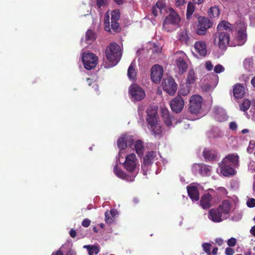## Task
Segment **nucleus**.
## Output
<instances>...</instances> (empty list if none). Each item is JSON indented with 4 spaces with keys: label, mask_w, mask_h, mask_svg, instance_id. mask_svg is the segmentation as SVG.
Listing matches in <instances>:
<instances>
[{
    "label": "nucleus",
    "mask_w": 255,
    "mask_h": 255,
    "mask_svg": "<svg viewBox=\"0 0 255 255\" xmlns=\"http://www.w3.org/2000/svg\"><path fill=\"white\" fill-rule=\"evenodd\" d=\"M139 163L134 153L126 154L120 151L116 157L114 171L118 177L128 181H134L138 173Z\"/></svg>",
    "instance_id": "f257e3e1"
},
{
    "label": "nucleus",
    "mask_w": 255,
    "mask_h": 255,
    "mask_svg": "<svg viewBox=\"0 0 255 255\" xmlns=\"http://www.w3.org/2000/svg\"><path fill=\"white\" fill-rule=\"evenodd\" d=\"M239 157L237 153L229 154L219 163L218 170L224 176L228 177L235 174V168L239 166Z\"/></svg>",
    "instance_id": "f03ea898"
},
{
    "label": "nucleus",
    "mask_w": 255,
    "mask_h": 255,
    "mask_svg": "<svg viewBox=\"0 0 255 255\" xmlns=\"http://www.w3.org/2000/svg\"><path fill=\"white\" fill-rule=\"evenodd\" d=\"M106 55L110 63L109 67L116 65L120 61L122 53L120 47L116 43H112L106 50Z\"/></svg>",
    "instance_id": "7ed1b4c3"
},
{
    "label": "nucleus",
    "mask_w": 255,
    "mask_h": 255,
    "mask_svg": "<svg viewBox=\"0 0 255 255\" xmlns=\"http://www.w3.org/2000/svg\"><path fill=\"white\" fill-rule=\"evenodd\" d=\"M120 16V13L119 9H115L112 12L111 24L110 22V15L108 12L105 13L104 16L105 29L107 31L112 32H118L120 31V28L118 21Z\"/></svg>",
    "instance_id": "20e7f679"
},
{
    "label": "nucleus",
    "mask_w": 255,
    "mask_h": 255,
    "mask_svg": "<svg viewBox=\"0 0 255 255\" xmlns=\"http://www.w3.org/2000/svg\"><path fill=\"white\" fill-rule=\"evenodd\" d=\"M146 122L148 125V128L151 134L154 135H159L162 132L160 122L158 121L156 112L152 111L150 114L149 111H147Z\"/></svg>",
    "instance_id": "39448f33"
},
{
    "label": "nucleus",
    "mask_w": 255,
    "mask_h": 255,
    "mask_svg": "<svg viewBox=\"0 0 255 255\" xmlns=\"http://www.w3.org/2000/svg\"><path fill=\"white\" fill-rule=\"evenodd\" d=\"M180 17L173 10L166 17L163 24V28L167 31H172L176 30L179 26Z\"/></svg>",
    "instance_id": "423d86ee"
},
{
    "label": "nucleus",
    "mask_w": 255,
    "mask_h": 255,
    "mask_svg": "<svg viewBox=\"0 0 255 255\" xmlns=\"http://www.w3.org/2000/svg\"><path fill=\"white\" fill-rule=\"evenodd\" d=\"M236 24L237 34L234 38L235 45L242 46L245 43L247 39V25L243 21H239Z\"/></svg>",
    "instance_id": "0eeeda50"
},
{
    "label": "nucleus",
    "mask_w": 255,
    "mask_h": 255,
    "mask_svg": "<svg viewBox=\"0 0 255 255\" xmlns=\"http://www.w3.org/2000/svg\"><path fill=\"white\" fill-rule=\"evenodd\" d=\"M230 35L227 32L218 31L215 35L214 43L215 45L225 50L229 44Z\"/></svg>",
    "instance_id": "6e6552de"
},
{
    "label": "nucleus",
    "mask_w": 255,
    "mask_h": 255,
    "mask_svg": "<svg viewBox=\"0 0 255 255\" xmlns=\"http://www.w3.org/2000/svg\"><path fill=\"white\" fill-rule=\"evenodd\" d=\"M82 61L84 67L87 70H91L97 64L98 58L93 53H85L82 55Z\"/></svg>",
    "instance_id": "1a4fd4ad"
},
{
    "label": "nucleus",
    "mask_w": 255,
    "mask_h": 255,
    "mask_svg": "<svg viewBox=\"0 0 255 255\" xmlns=\"http://www.w3.org/2000/svg\"><path fill=\"white\" fill-rule=\"evenodd\" d=\"M129 92L132 101H140L145 96L144 91L137 85L133 84L129 88Z\"/></svg>",
    "instance_id": "9d476101"
},
{
    "label": "nucleus",
    "mask_w": 255,
    "mask_h": 255,
    "mask_svg": "<svg viewBox=\"0 0 255 255\" xmlns=\"http://www.w3.org/2000/svg\"><path fill=\"white\" fill-rule=\"evenodd\" d=\"M202 98L199 95H194L190 100L189 109L192 113H198L202 107Z\"/></svg>",
    "instance_id": "9b49d317"
},
{
    "label": "nucleus",
    "mask_w": 255,
    "mask_h": 255,
    "mask_svg": "<svg viewBox=\"0 0 255 255\" xmlns=\"http://www.w3.org/2000/svg\"><path fill=\"white\" fill-rule=\"evenodd\" d=\"M162 87L164 91L168 94L172 95L177 90V85L173 78L168 77L164 80Z\"/></svg>",
    "instance_id": "f8f14e48"
},
{
    "label": "nucleus",
    "mask_w": 255,
    "mask_h": 255,
    "mask_svg": "<svg viewBox=\"0 0 255 255\" xmlns=\"http://www.w3.org/2000/svg\"><path fill=\"white\" fill-rule=\"evenodd\" d=\"M192 170L194 174H199L202 176H209L211 174L210 166L202 163L195 164L192 167Z\"/></svg>",
    "instance_id": "ddd939ff"
},
{
    "label": "nucleus",
    "mask_w": 255,
    "mask_h": 255,
    "mask_svg": "<svg viewBox=\"0 0 255 255\" xmlns=\"http://www.w3.org/2000/svg\"><path fill=\"white\" fill-rule=\"evenodd\" d=\"M170 106L173 112L179 113L184 107V100L180 96H177L170 101Z\"/></svg>",
    "instance_id": "4468645a"
},
{
    "label": "nucleus",
    "mask_w": 255,
    "mask_h": 255,
    "mask_svg": "<svg viewBox=\"0 0 255 255\" xmlns=\"http://www.w3.org/2000/svg\"><path fill=\"white\" fill-rule=\"evenodd\" d=\"M133 144V139L127 135H122L117 140L118 146L122 151H124L128 146L131 147Z\"/></svg>",
    "instance_id": "2eb2a0df"
},
{
    "label": "nucleus",
    "mask_w": 255,
    "mask_h": 255,
    "mask_svg": "<svg viewBox=\"0 0 255 255\" xmlns=\"http://www.w3.org/2000/svg\"><path fill=\"white\" fill-rule=\"evenodd\" d=\"M163 70L161 66L159 65H155L151 69V79L155 83L160 82L162 76Z\"/></svg>",
    "instance_id": "dca6fc26"
},
{
    "label": "nucleus",
    "mask_w": 255,
    "mask_h": 255,
    "mask_svg": "<svg viewBox=\"0 0 255 255\" xmlns=\"http://www.w3.org/2000/svg\"><path fill=\"white\" fill-rule=\"evenodd\" d=\"M156 156V152L151 151L148 152L145 155V157L143 158V162L141 167L144 175L146 174V172L148 169V166L153 162Z\"/></svg>",
    "instance_id": "f3484780"
},
{
    "label": "nucleus",
    "mask_w": 255,
    "mask_h": 255,
    "mask_svg": "<svg viewBox=\"0 0 255 255\" xmlns=\"http://www.w3.org/2000/svg\"><path fill=\"white\" fill-rule=\"evenodd\" d=\"M213 113L215 119L218 122H223L227 120L228 117L226 111L220 107H215L213 109Z\"/></svg>",
    "instance_id": "a211bd4d"
},
{
    "label": "nucleus",
    "mask_w": 255,
    "mask_h": 255,
    "mask_svg": "<svg viewBox=\"0 0 255 255\" xmlns=\"http://www.w3.org/2000/svg\"><path fill=\"white\" fill-rule=\"evenodd\" d=\"M208 218L214 222H220L226 219L218 209H211L209 212Z\"/></svg>",
    "instance_id": "6ab92c4d"
},
{
    "label": "nucleus",
    "mask_w": 255,
    "mask_h": 255,
    "mask_svg": "<svg viewBox=\"0 0 255 255\" xmlns=\"http://www.w3.org/2000/svg\"><path fill=\"white\" fill-rule=\"evenodd\" d=\"M211 80L209 84H205L202 86V89L206 92L212 91L217 86L219 78L217 75L213 74L211 77Z\"/></svg>",
    "instance_id": "aec40b11"
},
{
    "label": "nucleus",
    "mask_w": 255,
    "mask_h": 255,
    "mask_svg": "<svg viewBox=\"0 0 255 255\" xmlns=\"http://www.w3.org/2000/svg\"><path fill=\"white\" fill-rule=\"evenodd\" d=\"M194 49L196 52L201 56H205L207 54V46L205 42L199 41L194 44Z\"/></svg>",
    "instance_id": "412c9836"
},
{
    "label": "nucleus",
    "mask_w": 255,
    "mask_h": 255,
    "mask_svg": "<svg viewBox=\"0 0 255 255\" xmlns=\"http://www.w3.org/2000/svg\"><path fill=\"white\" fill-rule=\"evenodd\" d=\"M189 196L193 201H198L199 199V191L194 184H191L187 187Z\"/></svg>",
    "instance_id": "4be33fe9"
},
{
    "label": "nucleus",
    "mask_w": 255,
    "mask_h": 255,
    "mask_svg": "<svg viewBox=\"0 0 255 255\" xmlns=\"http://www.w3.org/2000/svg\"><path fill=\"white\" fill-rule=\"evenodd\" d=\"M218 210L224 216V218L227 219L231 211V205L228 201H224L222 204L218 208Z\"/></svg>",
    "instance_id": "5701e85b"
},
{
    "label": "nucleus",
    "mask_w": 255,
    "mask_h": 255,
    "mask_svg": "<svg viewBox=\"0 0 255 255\" xmlns=\"http://www.w3.org/2000/svg\"><path fill=\"white\" fill-rule=\"evenodd\" d=\"M212 196L209 193L203 195L200 200V205L204 209H208L211 207Z\"/></svg>",
    "instance_id": "b1692460"
},
{
    "label": "nucleus",
    "mask_w": 255,
    "mask_h": 255,
    "mask_svg": "<svg viewBox=\"0 0 255 255\" xmlns=\"http://www.w3.org/2000/svg\"><path fill=\"white\" fill-rule=\"evenodd\" d=\"M161 114L165 124L168 127H172V116L170 115L168 109L166 108H162L161 109Z\"/></svg>",
    "instance_id": "393cba45"
},
{
    "label": "nucleus",
    "mask_w": 255,
    "mask_h": 255,
    "mask_svg": "<svg viewBox=\"0 0 255 255\" xmlns=\"http://www.w3.org/2000/svg\"><path fill=\"white\" fill-rule=\"evenodd\" d=\"M218 31L227 32L232 31V27L231 24L226 21H221L217 26Z\"/></svg>",
    "instance_id": "a878e982"
},
{
    "label": "nucleus",
    "mask_w": 255,
    "mask_h": 255,
    "mask_svg": "<svg viewBox=\"0 0 255 255\" xmlns=\"http://www.w3.org/2000/svg\"><path fill=\"white\" fill-rule=\"evenodd\" d=\"M233 93L235 98L241 99L245 94V88L240 84L237 85L234 88Z\"/></svg>",
    "instance_id": "bb28decb"
},
{
    "label": "nucleus",
    "mask_w": 255,
    "mask_h": 255,
    "mask_svg": "<svg viewBox=\"0 0 255 255\" xmlns=\"http://www.w3.org/2000/svg\"><path fill=\"white\" fill-rule=\"evenodd\" d=\"M178 39L182 43L188 44L189 43L190 38L188 35L186 29L183 30L178 34Z\"/></svg>",
    "instance_id": "cd10ccee"
},
{
    "label": "nucleus",
    "mask_w": 255,
    "mask_h": 255,
    "mask_svg": "<svg viewBox=\"0 0 255 255\" xmlns=\"http://www.w3.org/2000/svg\"><path fill=\"white\" fill-rule=\"evenodd\" d=\"M217 155L215 151L205 148L203 151V156L207 161H212L214 159Z\"/></svg>",
    "instance_id": "c85d7f7f"
},
{
    "label": "nucleus",
    "mask_w": 255,
    "mask_h": 255,
    "mask_svg": "<svg viewBox=\"0 0 255 255\" xmlns=\"http://www.w3.org/2000/svg\"><path fill=\"white\" fill-rule=\"evenodd\" d=\"M212 25V23L207 17H200L198 18V26H203V27H205L207 29L210 28Z\"/></svg>",
    "instance_id": "c756f323"
},
{
    "label": "nucleus",
    "mask_w": 255,
    "mask_h": 255,
    "mask_svg": "<svg viewBox=\"0 0 255 255\" xmlns=\"http://www.w3.org/2000/svg\"><path fill=\"white\" fill-rule=\"evenodd\" d=\"M135 60H133L128 67V76L130 79H135L136 77V72L135 70Z\"/></svg>",
    "instance_id": "7c9ffc66"
},
{
    "label": "nucleus",
    "mask_w": 255,
    "mask_h": 255,
    "mask_svg": "<svg viewBox=\"0 0 255 255\" xmlns=\"http://www.w3.org/2000/svg\"><path fill=\"white\" fill-rule=\"evenodd\" d=\"M134 146L136 153L140 156L144 153V147L143 142L140 140H136L134 144Z\"/></svg>",
    "instance_id": "2f4dec72"
},
{
    "label": "nucleus",
    "mask_w": 255,
    "mask_h": 255,
    "mask_svg": "<svg viewBox=\"0 0 255 255\" xmlns=\"http://www.w3.org/2000/svg\"><path fill=\"white\" fill-rule=\"evenodd\" d=\"M176 64L182 73L184 72L187 68V65L183 57H180L176 60Z\"/></svg>",
    "instance_id": "473e14b6"
},
{
    "label": "nucleus",
    "mask_w": 255,
    "mask_h": 255,
    "mask_svg": "<svg viewBox=\"0 0 255 255\" xmlns=\"http://www.w3.org/2000/svg\"><path fill=\"white\" fill-rule=\"evenodd\" d=\"M96 39L95 33L91 29H88L85 36V41L88 44H90L93 42Z\"/></svg>",
    "instance_id": "72a5a7b5"
},
{
    "label": "nucleus",
    "mask_w": 255,
    "mask_h": 255,
    "mask_svg": "<svg viewBox=\"0 0 255 255\" xmlns=\"http://www.w3.org/2000/svg\"><path fill=\"white\" fill-rule=\"evenodd\" d=\"M83 248L88 251L89 255H96L98 254L99 252L98 247L96 246L85 245Z\"/></svg>",
    "instance_id": "f704fd0d"
},
{
    "label": "nucleus",
    "mask_w": 255,
    "mask_h": 255,
    "mask_svg": "<svg viewBox=\"0 0 255 255\" xmlns=\"http://www.w3.org/2000/svg\"><path fill=\"white\" fill-rule=\"evenodd\" d=\"M196 80V76L195 72L193 70H190L188 71L187 76L186 82L188 84H191L195 82Z\"/></svg>",
    "instance_id": "c9c22d12"
},
{
    "label": "nucleus",
    "mask_w": 255,
    "mask_h": 255,
    "mask_svg": "<svg viewBox=\"0 0 255 255\" xmlns=\"http://www.w3.org/2000/svg\"><path fill=\"white\" fill-rule=\"evenodd\" d=\"M195 10L194 5L191 2H189L188 4L187 8V18L188 19H190L191 15H192L193 12Z\"/></svg>",
    "instance_id": "e433bc0d"
},
{
    "label": "nucleus",
    "mask_w": 255,
    "mask_h": 255,
    "mask_svg": "<svg viewBox=\"0 0 255 255\" xmlns=\"http://www.w3.org/2000/svg\"><path fill=\"white\" fill-rule=\"evenodd\" d=\"M208 14L211 17H215L219 16L220 11L217 7H212L209 9Z\"/></svg>",
    "instance_id": "4c0bfd02"
},
{
    "label": "nucleus",
    "mask_w": 255,
    "mask_h": 255,
    "mask_svg": "<svg viewBox=\"0 0 255 255\" xmlns=\"http://www.w3.org/2000/svg\"><path fill=\"white\" fill-rule=\"evenodd\" d=\"M251 104V102L249 100H244L242 104L240 105V109L244 112L247 111L249 109Z\"/></svg>",
    "instance_id": "58836bf2"
},
{
    "label": "nucleus",
    "mask_w": 255,
    "mask_h": 255,
    "mask_svg": "<svg viewBox=\"0 0 255 255\" xmlns=\"http://www.w3.org/2000/svg\"><path fill=\"white\" fill-rule=\"evenodd\" d=\"M253 65V59L252 58H246L244 61V66L245 69L250 71Z\"/></svg>",
    "instance_id": "ea45409f"
},
{
    "label": "nucleus",
    "mask_w": 255,
    "mask_h": 255,
    "mask_svg": "<svg viewBox=\"0 0 255 255\" xmlns=\"http://www.w3.org/2000/svg\"><path fill=\"white\" fill-rule=\"evenodd\" d=\"M105 221L107 224H111L114 221V218L110 215L109 211H107L105 213Z\"/></svg>",
    "instance_id": "a19ab883"
},
{
    "label": "nucleus",
    "mask_w": 255,
    "mask_h": 255,
    "mask_svg": "<svg viewBox=\"0 0 255 255\" xmlns=\"http://www.w3.org/2000/svg\"><path fill=\"white\" fill-rule=\"evenodd\" d=\"M178 93V96L180 97L181 96H186L189 93V89L187 87H184L179 89Z\"/></svg>",
    "instance_id": "79ce46f5"
},
{
    "label": "nucleus",
    "mask_w": 255,
    "mask_h": 255,
    "mask_svg": "<svg viewBox=\"0 0 255 255\" xmlns=\"http://www.w3.org/2000/svg\"><path fill=\"white\" fill-rule=\"evenodd\" d=\"M144 110V108L142 106H140L138 108V116L139 117V121H138L139 123H141L142 124L144 123V119L143 117V112Z\"/></svg>",
    "instance_id": "37998d69"
},
{
    "label": "nucleus",
    "mask_w": 255,
    "mask_h": 255,
    "mask_svg": "<svg viewBox=\"0 0 255 255\" xmlns=\"http://www.w3.org/2000/svg\"><path fill=\"white\" fill-rule=\"evenodd\" d=\"M211 244L207 243H203L202 245L204 251L209 255H211L210 248Z\"/></svg>",
    "instance_id": "c03bdc74"
},
{
    "label": "nucleus",
    "mask_w": 255,
    "mask_h": 255,
    "mask_svg": "<svg viewBox=\"0 0 255 255\" xmlns=\"http://www.w3.org/2000/svg\"><path fill=\"white\" fill-rule=\"evenodd\" d=\"M207 30V29L205 27H203V26H199L198 25L197 33L199 35H203L206 33Z\"/></svg>",
    "instance_id": "a18cd8bd"
},
{
    "label": "nucleus",
    "mask_w": 255,
    "mask_h": 255,
    "mask_svg": "<svg viewBox=\"0 0 255 255\" xmlns=\"http://www.w3.org/2000/svg\"><path fill=\"white\" fill-rule=\"evenodd\" d=\"M255 147V141L251 140L250 142L249 145L247 148V152L251 153L253 151V149Z\"/></svg>",
    "instance_id": "49530a36"
},
{
    "label": "nucleus",
    "mask_w": 255,
    "mask_h": 255,
    "mask_svg": "<svg viewBox=\"0 0 255 255\" xmlns=\"http://www.w3.org/2000/svg\"><path fill=\"white\" fill-rule=\"evenodd\" d=\"M225 70L224 67L220 64L217 65L214 69V71L216 73H220L223 72Z\"/></svg>",
    "instance_id": "de8ad7c7"
},
{
    "label": "nucleus",
    "mask_w": 255,
    "mask_h": 255,
    "mask_svg": "<svg viewBox=\"0 0 255 255\" xmlns=\"http://www.w3.org/2000/svg\"><path fill=\"white\" fill-rule=\"evenodd\" d=\"M247 205L250 208L255 207V199L253 198H249L247 201Z\"/></svg>",
    "instance_id": "09e8293b"
},
{
    "label": "nucleus",
    "mask_w": 255,
    "mask_h": 255,
    "mask_svg": "<svg viewBox=\"0 0 255 255\" xmlns=\"http://www.w3.org/2000/svg\"><path fill=\"white\" fill-rule=\"evenodd\" d=\"M109 0H97V4L98 7L104 6L108 2Z\"/></svg>",
    "instance_id": "8fccbe9b"
},
{
    "label": "nucleus",
    "mask_w": 255,
    "mask_h": 255,
    "mask_svg": "<svg viewBox=\"0 0 255 255\" xmlns=\"http://www.w3.org/2000/svg\"><path fill=\"white\" fill-rule=\"evenodd\" d=\"M227 243L229 247H234L236 244V239L234 238H231L228 241Z\"/></svg>",
    "instance_id": "3c124183"
},
{
    "label": "nucleus",
    "mask_w": 255,
    "mask_h": 255,
    "mask_svg": "<svg viewBox=\"0 0 255 255\" xmlns=\"http://www.w3.org/2000/svg\"><path fill=\"white\" fill-rule=\"evenodd\" d=\"M90 224L91 221L87 218L84 219L82 222V225L84 227H88Z\"/></svg>",
    "instance_id": "603ef678"
},
{
    "label": "nucleus",
    "mask_w": 255,
    "mask_h": 255,
    "mask_svg": "<svg viewBox=\"0 0 255 255\" xmlns=\"http://www.w3.org/2000/svg\"><path fill=\"white\" fill-rule=\"evenodd\" d=\"M217 190L219 193H220L222 195H226L227 194V191L226 189L222 187H219L217 189Z\"/></svg>",
    "instance_id": "864d4df0"
},
{
    "label": "nucleus",
    "mask_w": 255,
    "mask_h": 255,
    "mask_svg": "<svg viewBox=\"0 0 255 255\" xmlns=\"http://www.w3.org/2000/svg\"><path fill=\"white\" fill-rule=\"evenodd\" d=\"M155 6L159 9L160 10V12L161 11L162 8H164V5L163 4V3L161 1H158L156 3V5Z\"/></svg>",
    "instance_id": "5fc2aeb1"
},
{
    "label": "nucleus",
    "mask_w": 255,
    "mask_h": 255,
    "mask_svg": "<svg viewBox=\"0 0 255 255\" xmlns=\"http://www.w3.org/2000/svg\"><path fill=\"white\" fill-rule=\"evenodd\" d=\"M206 68L208 71H211L213 68V65L210 61L206 63Z\"/></svg>",
    "instance_id": "6e6d98bb"
},
{
    "label": "nucleus",
    "mask_w": 255,
    "mask_h": 255,
    "mask_svg": "<svg viewBox=\"0 0 255 255\" xmlns=\"http://www.w3.org/2000/svg\"><path fill=\"white\" fill-rule=\"evenodd\" d=\"M225 253L226 255H233L234 254V251L231 248H227L226 249Z\"/></svg>",
    "instance_id": "4d7b16f0"
},
{
    "label": "nucleus",
    "mask_w": 255,
    "mask_h": 255,
    "mask_svg": "<svg viewBox=\"0 0 255 255\" xmlns=\"http://www.w3.org/2000/svg\"><path fill=\"white\" fill-rule=\"evenodd\" d=\"M160 10H159L155 6H154L152 8V13L155 16L157 15L158 12Z\"/></svg>",
    "instance_id": "13d9d810"
},
{
    "label": "nucleus",
    "mask_w": 255,
    "mask_h": 255,
    "mask_svg": "<svg viewBox=\"0 0 255 255\" xmlns=\"http://www.w3.org/2000/svg\"><path fill=\"white\" fill-rule=\"evenodd\" d=\"M230 128L232 130H236L237 128V125L235 122H231L230 124Z\"/></svg>",
    "instance_id": "bf43d9fd"
},
{
    "label": "nucleus",
    "mask_w": 255,
    "mask_h": 255,
    "mask_svg": "<svg viewBox=\"0 0 255 255\" xmlns=\"http://www.w3.org/2000/svg\"><path fill=\"white\" fill-rule=\"evenodd\" d=\"M109 213H110V215L114 218V217L117 215L118 212L115 209H112L110 211H109Z\"/></svg>",
    "instance_id": "052dcab7"
},
{
    "label": "nucleus",
    "mask_w": 255,
    "mask_h": 255,
    "mask_svg": "<svg viewBox=\"0 0 255 255\" xmlns=\"http://www.w3.org/2000/svg\"><path fill=\"white\" fill-rule=\"evenodd\" d=\"M76 232L74 229H71L70 231V235L72 238H75L76 236Z\"/></svg>",
    "instance_id": "680f3d73"
},
{
    "label": "nucleus",
    "mask_w": 255,
    "mask_h": 255,
    "mask_svg": "<svg viewBox=\"0 0 255 255\" xmlns=\"http://www.w3.org/2000/svg\"><path fill=\"white\" fill-rule=\"evenodd\" d=\"M215 242L219 245V246H221L223 244V240L221 239V238H219V239H216L215 240Z\"/></svg>",
    "instance_id": "e2e57ef3"
},
{
    "label": "nucleus",
    "mask_w": 255,
    "mask_h": 255,
    "mask_svg": "<svg viewBox=\"0 0 255 255\" xmlns=\"http://www.w3.org/2000/svg\"><path fill=\"white\" fill-rule=\"evenodd\" d=\"M250 233L254 237H255V225L251 228V229L250 230Z\"/></svg>",
    "instance_id": "0e129e2a"
},
{
    "label": "nucleus",
    "mask_w": 255,
    "mask_h": 255,
    "mask_svg": "<svg viewBox=\"0 0 255 255\" xmlns=\"http://www.w3.org/2000/svg\"><path fill=\"white\" fill-rule=\"evenodd\" d=\"M51 255H63L61 251L58 250L56 253H53Z\"/></svg>",
    "instance_id": "69168bd1"
},
{
    "label": "nucleus",
    "mask_w": 255,
    "mask_h": 255,
    "mask_svg": "<svg viewBox=\"0 0 255 255\" xmlns=\"http://www.w3.org/2000/svg\"><path fill=\"white\" fill-rule=\"evenodd\" d=\"M66 255H76V253L72 250H70L67 252Z\"/></svg>",
    "instance_id": "338daca9"
},
{
    "label": "nucleus",
    "mask_w": 255,
    "mask_h": 255,
    "mask_svg": "<svg viewBox=\"0 0 255 255\" xmlns=\"http://www.w3.org/2000/svg\"><path fill=\"white\" fill-rule=\"evenodd\" d=\"M251 84H252L253 87L255 88V76L252 78L251 80Z\"/></svg>",
    "instance_id": "774afa93"
}]
</instances>
